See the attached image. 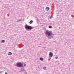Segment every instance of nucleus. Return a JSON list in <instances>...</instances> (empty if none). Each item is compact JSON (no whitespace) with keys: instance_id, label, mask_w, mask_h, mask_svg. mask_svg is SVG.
<instances>
[{"instance_id":"nucleus-18","label":"nucleus","mask_w":74,"mask_h":74,"mask_svg":"<svg viewBox=\"0 0 74 74\" xmlns=\"http://www.w3.org/2000/svg\"><path fill=\"white\" fill-rule=\"evenodd\" d=\"M5 74H8L7 72H5Z\"/></svg>"},{"instance_id":"nucleus-17","label":"nucleus","mask_w":74,"mask_h":74,"mask_svg":"<svg viewBox=\"0 0 74 74\" xmlns=\"http://www.w3.org/2000/svg\"><path fill=\"white\" fill-rule=\"evenodd\" d=\"M52 18V16H51L50 17V19H51V18Z\"/></svg>"},{"instance_id":"nucleus-7","label":"nucleus","mask_w":74,"mask_h":74,"mask_svg":"<svg viewBox=\"0 0 74 74\" xmlns=\"http://www.w3.org/2000/svg\"><path fill=\"white\" fill-rule=\"evenodd\" d=\"M8 55H12V53L11 52H9L8 53Z\"/></svg>"},{"instance_id":"nucleus-20","label":"nucleus","mask_w":74,"mask_h":74,"mask_svg":"<svg viewBox=\"0 0 74 74\" xmlns=\"http://www.w3.org/2000/svg\"><path fill=\"white\" fill-rule=\"evenodd\" d=\"M59 28H60V27H59Z\"/></svg>"},{"instance_id":"nucleus-1","label":"nucleus","mask_w":74,"mask_h":74,"mask_svg":"<svg viewBox=\"0 0 74 74\" xmlns=\"http://www.w3.org/2000/svg\"><path fill=\"white\" fill-rule=\"evenodd\" d=\"M46 34L47 37L49 39L52 38L53 37V36H54V34H53L52 31H50L48 30H46Z\"/></svg>"},{"instance_id":"nucleus-5","label":"nucleus","mask_w":74,"mask_h":74,"mask_svg":"<svg viewBox=\"0 0 74 74\" xmlns=\"http://www.w3.org/2000/svg\"><path fill=\"white\" fill-rule=\"evenodd\" d=\"M20 71L22 72V71H26L25 70V69H23V68H21V70Z\"/></svg>"},{"instance_id":"nucleus-6","label":"nucleus","mask_w":74,"mask_h":74,"mask_svg":"<svg viewBox=\"0 0 74 74\" xmlns=\"http://www.w3.org/2000/svg\"><path fill=\"white\" fill-rule=\"evenodd\" d=\"M46 11H49V7H47L46 8Z\"/></svg>"},{"instance_id":"nucleus-10","label":"nucleus","mask_w":74,"mask_h":74,"mask_svg":"<svg viewBox=\"0 0 74 74\" xmlns=\"http://www.w3.org/2000/svg\"><path fill=\"white\" fill-rule=\"evenodd\" d=\"M5 42V40H3L1 42H2V43H3Z\"/></svg>"},{"instance_id":"nucleus-12","label":"nucleus","mask_w":74,"mask_h":74,"mask_svg":"<svg viewBox=\"0 0 74 74\" xmlns=\"http://www.w3.org/2000/svg\"><path fill=\"white\" fill-rule=\"evenodd\" d=\"M49 29H51V28H52V26L51 25L49 26Z\"/></svg>"},{"instance_id":"nucleus-14","label":"nucleus","mask_w":74,"mask_h":74,"mask_svg":"<svg viewBox=\"0 0 74 74\" xmlns=\"http://www.w3.org/2000/svg\"><path fill=\"white\" fill-rule=\"evenodd\" d=\"M43 69H44V70H46V69H47V68L45 67H44L43 68Z\"/></svg>"},{"instance_id":"nucleus-19","label":"nucleus","mask_w":74,"mask_h":74,"mask_svg":"<svg viewBox=\"0 0 74 74\" xmlns=\"http://www.w3.org/2000/svg\"><path fill=\"white\" fill-rule=\"evenodd\" d=\"M0 73H1V72H0Z\"/></svg>"},{"instance_id":"nucleus-15","label":"nucleus","mask_w":74,"mask_h":74,"mask_svg":"<svg viewBox=\"0 0 74 74\" xmlns=\"http://www.w3.org/2000/svg\"><path fill=\"white\" fill-rule=\"evenodd\" d=\"M23 65L24 67H25L26 66V64H24Z\"/></svg>"},{"instance_id":"nucleus-9","label":"nucleus","mask_w":74,"mask_h":74,"mask_svg":"<svg viewBox=\"0 0 74 74\" xmlns=\"http://www.w3.org/2000/svg\"><path fill=\"white\" fill-rule=\"evenodd\" d=\"M40 60L41 61H43V60H44V59H43V58H40Z\"/></svg>"},{"instance_id":"nucleus-8","label":"nucleus","mask_w":74,"mask_h":74,"mask_svg":"<svg viewBox=\"0 0 74 74\" xmlns=\"http://www.w3.org/2000/svg\"><path fill=\"white\" fill-rule=\"evenodd\" d=\"M33 21L32 20H31L29 22V23L30 24H32V23H33Z\"/></svg>"},{"instance_id":"nucleus-16","label":"nucleus","mask_w":74,"mask_h":74,"mask_svg":"<svg viewBox=\"0 0 74 74\" xmlns=\"http://www.w3.org/2000/svg\"><path fill=\"white\" fill-rule=\"evenodd\" d=\"M56 59H58V57H56Z\"/></svg>"},{"instance_id":"nucleus-3","label":"nucleus","mask_w":74,"mask_h":74,"mask_svg":"<svg viewBox=\"0 0 74 74\" xmlns=\"http://www.w3.org/2000/svg\"><path fill=\"white\" fill-rule=\"evenodd\" d=\"M16 67L22 68L23 67V65L21 62H18L16 63Z\"/></svg>"},{"instance_id":"nucleus-2","label":"nucleus","mask_w":74,"mask_h":74,"mask_svg":"<svg viewBox=\"0 0 74 74\" xmlns=\"http://www.w3.org/2000/svg\"><path fill=\"white\" fill-rule=\"evenodd\" d=\"M25 29L28 31L31 30L33 29V28H34V27H32L30 25H25Z\"/></svg>"},{"instance_id":"nucleus-11","label":"nucleus","mask_w":74,"mask_h":74,"mask_svg":"<svg viewBox=\"0 0 74 74\" xmlns=\"http://www.w3.org/2000/svg\"><path fill=\"white\" fill-rule=\"evenodd\" d=\"M21 21V20H18L17 21V22H20Z\"/></svg>"},{"instance_id":"nucleus-13","label":"nucleus","mask_w":74,"mask_h":74,"mask_svg":"<svg viewBox=\"0 0 74 74\" xmlns=\"http://www.w3.org/2000/svg\"><path fill=\"white\" fill-rule=\"evenodd\" d=\"M24 74H27V72H26V71H25L24 72Z\"/></svg>"},{"instance_id":"nucleus-4","label":"nucleus","mask_w":74,"mask_h":74,"mask_svg":"<svg viewBox=\"0 0 74 74\" xmlns=\"http://www.w3.org/2000/svg\"><path fill=\"white\" fill-rule=\"evenodd\" d=\"M49 54L50 55V57L51 58H52V57L53 56V53H52L51 52H50Z\"/></svg>"}]
</instances>
